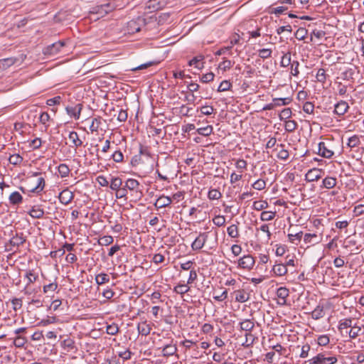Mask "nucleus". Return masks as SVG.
Segmentation results:
<instances>
[{"label":"nucleus","instance_id":"nucleus-1","mask_svg":"<svg viewBox=\"0 0 364 364\" xmlns=\"http://www.w3.org/2000/svg\"><path fill=\"white\" fill-rule=\"evenodd\" d=\"M149 19L141 16H138L136 19L129 21L127 23V31L129 33H135L141 31V28L149 23Z\"/></svg>","mask_w":364,"mask_h":364},{"label":"nucleus","instance_id":"nucleus-2","mask_svg":"<svg viewBox=\"0 0 364 364\" xmlns=\"http://www.w3.org/2000/svg\"><path fill=\"white\" fill-rule=\"evenodd\" d=\"M337 360L336 356L326 357L324 353H320L308 362L309 364H335Z\"/></svg>","mask_w":364,"mask_h":364},{"label":"nucleus","instance_id":"nucleus-3","mask_svg":"<svg viewBox=\"0 0 364 364\" xmlns=\"http://www.w3.org/2000/svg\"><path fill=\"white\" fill-rule=\"evenodd\" d=\"M65 43L60 41L53 43L43 49V53L46 55H55L63 47L65 46Z\"/></svg>","mask_w":364,"mask_h":364},{"label":"nucleus","instance_id":"nucleus-4","mask_svg":"<svg viewBox=\"0 0 364 364\" xmlns=\"http://www.w3.org/2000/svg\"><path fill=\"white\" fill-rule=\"evenodd\" d=\"M255 259L250 255H244L238 260V266L240 268L250 270L255 264Z\"/></svg>","mask_w":364,"mask_h":364},{"label":"nucleus","instance_id":"nucleus-5","mask_svg":"<svg viewBox=\"0 0 364 364\" xmlns=\"http://www.w3.org/2000/svg\"><path fill=\"white\" fill-rule=\"evenodd\" d=\"M165 1L161 0H149L146 3V8L149 9V12H154L161 9L165 6Z\"/></svg>","mask_w":364,"mask_h":364},{"label":"nucleus","instance_id":"nucleus-6","mask_svg":"<svg viewBox=\"0 0 364 364\" xmlns=\"http://www.w3.org/2000/svg\"><path fill=\"white\" fill-rule=\"evenodd\" d=\"M348 109V104L344 100H341L334 105L333 113L338 116H343Z\"/></svg>","mask_w":364,"mask_h":364},{"label":"nucleus","instance_id":"nucleus-7","mask_svg":"<svg viewBox=\"0 0 364 364\" xmlns=\"http://www.w3.org/2000/svg\"><path fill=\"white\" fill-rule=\"evenodd\" d=\"M111 10L112 6L110 4H106L92 8V10L90 11V13L93 14H98L100 16L102 17L105 14H108Z\"/></svg>","mask_w":364,"mask_h":364},{"label":"nucleus","instance_id":"nucleus-8","mask_svg":"<svg viewBox=\"0 0 364 364\" xmlns=\"http://www.w3.org/2000/svg\"><path fill=\"white\" fill-rule=\"evenodd\" d=\"M82 109V105L80 103L77 104L75 106H68L65 109L70 117H74L75 119H78L80 116V112Z\"/></svg>","mask_w":364,"mask_h":364},{"label":"nucleus","instance_id":"nucleus-9","mask_svg":"<svg viewBox=\"0 0 364 364\" xmlns=\"http://www.w3.org/2000/svg\"><path fill=\"white\" fill-rule=\"evenodd\" d=\"M74 198L73 192L69 191L68 188L62 191L58 196L59 200L61 203L68 205L70 203Z\"/></svg>","mask_w":364,"mask_h":364},{"label":"nucleus","instance_id":"nucleus-10","mask_svg":"<svg viewBox=\"0 0 364 364\" xmlns=\"http://www.w3.org/2000/svg\"><path fill=\"white\" fill-rule=\"evenodd\" d=\"M35 182H36V186H31V189L28 190V191H30L31 193H39L40 192H41L43 190V188L46 186L45 179L43 177H36L35 178Z\"/></svg>","mask_w":364,"mask_h":364},{"label":"nucleus","instance_id":"nucleus-11","mask_svg":"<svg viewBox=\"0 0 364 364\" xmlns=\"http://www.w3.org/2000/svg\"><path fill=\"white\" fill-rule=\"evenodd\" d=\"M172 200L171 198L168 196H161L159 198L156 199L154 205L157 208H161L168 207L171 205Z\"/></svg>","mask_w":364,"mask_h":364},{"label":"nucleus","instance_id":"nucleus-12","mask_svg":"<svg viewBox=\"0 0 364 364\" xmlns=\"http://www.w3.org/2000/svg\"><path fill=\"white\" fill-rule=\"evenodd\" d=\"M318 154L323 158L330 159L333 155V151L328 149L324 142L321 141L318 144Z\"/></svg>","mask_w":364,"mask_h":364},{"label":"nucleus","instance_id":"nucleus-13","mask_svg":"<svg viewBox=\"0 0 364 364\" xmlns=\"http://www.w3.org/2000/svg\"><path fill=\"white\" fill-rule=\"evenodd\" d=\"M26 241V237L23 236V232L16 233L9 240L10 245L14 247H19Z\"/></svg>","mask_w":364,"mask_h":364},{"label":"nucleus","instance_id":"nucleus-14","mask_svg":"<svg viewBox=\"0 0 364 364\" xmlns=\"http://www.w3.org/2000/svg\"><path fill=\"white\" fill-rule=\"evenodd\" d=\"M232 294L235 295V301L240 303H244L250 299V294L244 289L234 291Z\"/></svg>","mask_w":364,"mask_h":364},{"label":"nucleus","instance_id":"nucleus-15","mask_svg":"<svg viewBox=\"0 0 364 364\" xmlns=\"http://www.w3.org/2000/svg\"><path fill=\"white\" fill-rule=\"evenodd\" d=\"M320 172V169L312 168L306 173L305 179L309 182L318 181L321 178Z\"/></svg>","mask_w":364,"mask_h":364},{"label":"nucleus","instance_id":"nucleus-16","mask_svg":"<svg viewBox=\"0 0 364 364\" xmlns=\"http://www.w3.org/2000/svg\"><path fill=\"white\" fill-rule=\"evenodd\" d=\"M170 17V13H162L158 17L150 16L149 22L158 21V24H163L168 20Z\"/></svg>","mask_w":364,"mask_h":364},{"label":"nucleus","instance_id":"nucleus-17","mask_svg":"<svg viewBox=\"0 0 364 364\" xmlns=\"http://www.w3.org/2000/svg\"><path fill=\"white\" fill-rule=\"evenodd\" d=\"M272 271L277 276H284L287 273V268L285 264L278 263L273 266Z\"/></svg>","mask_w":364,"mask_h":364},{"label":"nucleus","instance_id":"nucleus-18","mask_svg":"<svg viewBox=\"0 0 364 364\" xmlns=\"http://www.w3.org/2000/svg\"><path fill=\"white\" fill-rule=\"evenodd\" d=\"M177 351L176 345L167 344L162 349V355L165 357H168L174 355Z\"/></svg>","mask_w":364,"mask_h":364},{"label":"nucleus","instance_id":"nucleus-19","mask_svg":"<svg viewBox=\"0 0 364 364\" xmlns=\"http://www.w3.org/2000/svg\"><path fill=\"white\" fill-rule=\"evenodd\" d=\"M137 329L139 334L147 336L150 333L151 328L149 324L146 323V321H144L138 324Z\"/></svg>","mask_w":364,"mask_h":364},{"label":"nucleus","instance_id":"nucleus-20","mask_svg":"<svg viewBox=\"0 0 364 364\" xmlns=\"http://www.w3.org/2000/svg\"><path fill=\"white\" fill-rule=\"evenodd\" d=\"M17 59L15 58H6L0 60V69L6 70L10 66L13 65Z\"/></svg>","mask_w":364,"mask_h":364},{"label":"nucleus","instance_id":"nucleus-21","mask_svg":"<svg viewBox=\"0 0 364 364\" xmlns=\"http://www.w3.org/2000/svg\"><path fill=\"white\" fill-rule=\"evenodd\" d=\"M240 327L242 331H251L255 327V323L250 319H245L240 323Z\"/></svg>","mask_w":364,"mask_h":364},{"label":"nucleus","instance_id":"nucleus-22","mask_svg":"<svg viewBox=\"0 0 364 364\" xmlns=\"http://www.w3.org/2000/svg\"><path fill=\"white\" fill-rule=\"evenodd\" d=\"M124 186L129 191H136L137 188H140V183L139 181L134 178L127 179Z\"/></svg>","mask_w":364,"mask_h":364},{"label":"nucleus","instance_id":"nucleus-23","mask_svg":"<svg viewBox=\"0 0 364 364\" xmlns=\"http://www.w3.org/2000/svg\"><path fill=\"white\" fill-rule=\"evenodd\" d=\"M304 240L306 243L318 244L320 242L319 237L316 234L306 233Z\"/></svg>","mask_w":364,"mask_h":364},{"label":"nucleus","instance_id":"nucleus-24","mask_svg":"<svg viewBox=\"0 0 364 364\" xmlns=\"http://www.w3.org/2000/svg\"><path fill=\"white\" fill-rule=\"evenodd\" d=\"M28 214L33 218L39 219L43 218L44 215V210L40 208H36V206H33L28 212Z\"/></svg>","mask_w":364,"mask_h":364},{"label":"nucleus","instance_id":"nucleus-25","mask_svg":"<svg viewBox=\"0 0 364 364\" xmlns=\"http://www.w3.org/2000/svg\"><path fill=\"white\" fill-rule=\"evenodd\" d=\"M277 296L279 299H282V304L286 303V299L289 296V289L286 287H279L277 291Z\"/></svg>","mask_w":364,"mask_h":364},{"label":"nucleus","instance_id":"nucleus-26","mask_svg":"<svg viewBox=\"0 0 364 364\" xmlns=\"http://www.w3.org/2000/svg\"><path fill=\"white\" fill-rule=\"evenodd\" d=\"M23 200L22 196L17 191L13 192L9 196L10 203L12 205H18Z\"/></svg>","mask_w":364,"mask_h":364},{"label":"nucleus","instance_id":"nucleus-27","mask_svg":"<svg viewBox=\"0 0 364 364\" xmlns=\"http://www.w3.org/2000/svg\"><path fill=\"white\" fill-rule=\"evenodd\" d=\"M324 316V312H323V306H317L316 308L311 312V317L315 319L318 320L319 318H321Z\"/></svg>","mask_w":364,"mask_h":364},{"label":"nucleus","instance_id":"nucleus-28","mask_svg":"<svg viewBox=\"0 0 364 364\" xmlns=\"http://www.w3.org/2000/svg\"><path fill=\"white\" fill-rule=\"evenodd\" d=\"M336 178L333 177H326L323 180V186L326 188L330 189L336 186Z\"/></svg>","mask_w":364,"mask_h":364},{"label":"nucleus","instance_id":"nucleus-29","mask_svg":"<svg viewBox=\"0 0 364 364\" xmlns=\"http://www.w3.org/2000/svg\"><path fill=\"white\" fill-rule=\"evenodd\" d=\"M114 116H116V113H117V120L120 122H124L127 119V112L125 109H119V110H116L113 109Z\"/></svg>","mask_w":364,"mask_h":364},{"label":"nucleus","instance_id":"nucleus-30","mask_svg":"<svg viewBox=\"0 0 364 364\" xmlns=\"http://www.w3.org/2000/svg\"><path fill=\"white\" fill-rule=\"evenodd\" d=\"M122 186V180L119 177H112L110 181V188L117 191Z\"/></svg>","mask_w":364,"mask_h":364},{"label":"nucleus","instance_id":"nucleus-31","mask_svg":"<svg viewBox=\"0 0 364 364\" xmlns=\"http://www.w3.org/2000/svg\"><path fill=\"white\" fill-rule=\"evenodd\" d=\"M203 58L204 57L203 55L196 56L188 62V65H195L196 68L201 69L203 65V63H200V62L203 60Z\"/></svg>","mask_w":364,"mask_h":364},{"label":"nucleus","instance_id":"nucleus-32","mask_svg":"<svg viewBox=\"0 0 364 364\" xmlns=\"http://www.w3.org/2000/svg\"><path fill=\"white\" fill-rule=\"evenodd\" d=\"M69 139L72 141L73 145L78 147L82 145V141L79 139L78 134L76 132H70L69 134Z\"/></svg>","mask_w":364,"mask_h":364},{"label":"nucleus","instance_id":"nucleus-33","mask_svg":"<svg viewBox=\"0 0 364 364\" xmlns=\"http://www.w3.org/2000/svg\"><path fill=\"white\" fill-rule=\"evenodd\" d=\"M95 282L98 285H102L109 282V276L105 273H100L95 277Z\"/></svg>","mask_w":364,"mask_h":364},{"label":"nucleus","instance_id":"nucleus-34","mask_svg":"<svg viewBox=\"0 0 364 364\" xmlns=\"http://www.w3.org/2000/svg\"><path fill=\"white\" fill-rule=\"evenodd\" d=\"M360 144V140L358 135H353V136L348 138L347 146L350 148H354L358 146Z\"/></svg>","mask_w":364,"mask_h":364},{"label":"nucleus","instance_id":"nucleus-35","mask_svg":"<svg viewBox=\"0 0 364 364\" xmlns=\"http://www.w3.org/2000/svg\"><path fill=\"white\" fill-rule=\"evenodd\" d=\"M205 243L204 240L197 237L191 244V248L193 250H199L204 246Z\"/></svg>","mask_w":364,"mask_h":364},{"label":"nucleus","instance_id":"nucleus-36","mask_svg":"<svg viewBox=\"0 0 364 364\" xmlns=\"http://www.w3.org/2000/svg\"><path fill=\"white\" fill-rule=\"evenodd\" d=\"M228 235L230 237L236 238L239 236L238 228L237 225H231L227 229Z\"/></svg>","mask_w":364,"mask_h":364},{"label":"nucleus","instance_id":"nucleus-37","mask_svg":"<svg viewBox=\"0 0 364 364\" xmlns=\"http://www.w3.org/2000/svg\"><path fill=\"white\" fill-rule=\"evenodd\" d=\"M58 172L62 178L67 177L70 173V168L68 165L65 164H60L58 166Z\"/></svg>","mask_w":364,"mask_h":364},{"label":"nucleus","instance_id":"nucleus-38","mask_svg":"<svg viewBox=\"0 0 364 364\" xmlns=\"http://www.w3.org/2000/svg\"><path fill=\"white\" fill-rule=\"evenodd\" d=\"M232 87V84L229 80H223L219 85L217 91L219 92L230 90Z\"/></svg>","mask_w":364,"mask_h":364},{"label":"nucleus","instance_id":"nucleus-39","mask_svg":"<svg viewBox=\"0 0 364 364\" xmlns=\"http://www.w3.org/2000/svg\"><path fill=\"white\" fill-rule=\"evenodd\" d=\"M213 128L212 126L208 125L205 127H201V128L198 129L197 132L200 135L208 136L211 134V133L213 132Z\"/></svg>","mask_w":364,"mask_h":364},{"label":"nucleus","instance_id":"nucleus-40","mask_svg":"<svg viewBox=\"0 0 364 364\" xmlns=\"http://www.w3.org/2000/svg\"><path fill=\"white\" fill-rule=\"evenodd\" d=\"M297 123L294 120H288L285 122V130L288 132H292L297 128Z\"/></svg>","mask_w":364,"mask_h":364},{"label":"nucleus","instance_id":"nucleus-41","mask_svg":"<svg viewBox=\"0 0 364 364\" xmlns=\"http://www.w3.org/2000/svg\"><path fill=\"white\" fill-rule=\"evenodd\" d=\"M41 175V173L39 172H34L30 176L27 177L26 182L27 186L29 188V190L31 189V186H35L36 182L35 178Z\"/></svg>","mask_w":364,"mask_h":364},{"label":"nucleus","instance_id":"nucleus-42","mask_svg":"<svg viewBox=\"0 0 364 364\" xmlns=\"http://www.w3.org/2000/svg\"><path fill=\"white\" fill-rule=\"evenodd\" d=\"M27 340L25 337L21 336H16L14 339V345L17 348H22L26 343Z\"/></svg>","mask_w":364,"mask_h":364},{"label":"nucleus","instance_id":"nucleus-43","mask_svg":"<svg viewBox=\"0 0 364 364\" xmlns=\"http://www.w3.org/2000/svg\"><path fill=\"white\" fill-rule=\"evenodd\" d=\"M106 332H107V333H108L111 336L116 335L119 332L118 325L114 323H113L110 325H107V328H106Z\"/></svg>","mask_w":364,"mask_h":364},{"label":"nucleus","instance_id":"nucleus-44","mask_svg":"<svg viewBox=\"0 0 364 364\" xmlns=\"http://www.w3.org/2000/svg\"><path fill=\"white\" fill-rule=\"evenodd\" d=\"M308 33V31L305 28H299L295 32V38L299 41L304 40Z\"/></svg>","mask_w":364,"mask_h":364},{"label":"nucleus","instance_id":"nucleus-45","mask_svg":"<svg viewBox=\"0 0 364 364\" xmlns=\"http://www.w3.org/2000/svg\"><path fill=\"white\" fill-rule=\"evenodd\" d=\"M58 321L56 316H48L46 319H43L38 323V326H46L48 324L55 323Z\"/></svg>","mask_w":364,"mask_h":364},{"label":"nucleus","instance_id":"nucleus-46","mask_svg":"<svg viewBox=\"0 0 364 364\" xmlns=\"http://www.w3.org/2000/svg\"><path fill=\"white\" fill-rule=\"evenodd\" d=\"M291 63V53L290 52H288L287 53H285L282 57V60L280 62V65L282 67H287L288 65H289Z\"/></svg>","mask_w":364,"mask_h":364},{"label":"nucleus","instance_id":"nucleus-47","mask_svg":"<svg viewBox=\"0 0 364 364\" xmlns=\"http://www.w3.org/2000/svg\"><path fill=\"white\" fill-rule=\"evenodd\" d=\"M268 207V203L265 200L255 201L253 203V208L257 210H262Z\"/></svg>","mask_w":364,"mask_h":364},{"label":"nucleus","instance_id":"nucleus-48","mask_svg":"<svg viewBox=\"0 0 364 364\" xmlns=\"http://www.w3.org/2000/svg\"><path fill=\"white\" fill-rule=\"evenodd\" d=\"M291 109L290 108H284L279 114L280 120H286L291 117Z\"/></svg>","mask_w":364,"mask_h":364},{"label":"nucleus","instance_id":"nucleus-49","mask_svg":"<svg viewBox=\"0 0 364 364\" xmlns=\"http://www.w3.org/2000/svg\"><path fill=\"white\" fill-rule=\"evenodd\" d=\"M355 71L353 68H348L342 73V78L344 80H353L354 77Z\"/></svg>","mask_w":364,"mask_h":364},{"label":"nucleus","instance_id":"nucleus-50","mask_svg":"<svg viewBox=\"0 0 364 364\" xmlns=\"http://www.w3.org/2000/svg\"><path fill=\"white\" fill-rule=\"evenodd\" d=\"M189 289L190 287L186 284H178L176 287H175L173 291L177 294H183L188 292Z\"/></svg>","mask_w":364,"mask_h":364},{"label":"nucleus","instance_id":"nucleus-51","mask_svg":"<svg viewBox=\"0 0 364 364\" xmlns=\"http://www.w3.org/2000/svg\"><path fill=\"white\" fill-rule=\"evenodd\" d=\"M9 162L11 164H14V165H18V164H20L22 161H23V157L21 156L19 154H13V155H11L9 159Z\"/></svg>","mask_w":364,"mask_h":364},{"label":"nucleus","instance_id":"nucleus-52","mask_svg":"<svg viewBox=\"0 0 364 364\" xmlns=\"http://www.w3.org/2000/svg\"><path fill=\"white\" fill-rule=\"evenodd\" d=\"M275 216V213H271L268 211H263L261 213L260 219L262 221H269L272 220Z\"/></svg>","mask_w":364,"mask_h":364},{"label":"nucleus","instance_id":"nucleus-53","mask_svg":"<svg viewBox=\"0 0 364 364\" xmlns=\"http://www.w3.org/2000/svg\"><path fill=\"white\" fill-rule=\"evenodd\" d=\"M259 56L262 59H266L271 57L272 50L269 48H262L258 50Z\"/></svg>","mask_w":364,"mask_h":364},{"label":"nucleus","instance_id":"nucleus-54","mask_svg":"<svg viewBox=\"0 0 364 364\" xmlns=\"http://www.w3.org/2000/svg\"><path fill=\"white\" fill-rule=\"evenodd\" d=\"M252 188L256 189V190H258V191H262L263 189L265 188L266 187V183L264 180L262 179H258L253 184H252Z\"/></svg>","mask_w":364,"mask_h":364},{"label":"nucleus","instance_id":"nucleus-55","mask_svg":"<svg viewBox=\"0 0 364 364\" xmlns=\"http://www.w3.org/2000/svg\"><path fill=\"white\" fill-rule=\"evenodd\" d=\"M128 189L125 188V186L123 187H120L119 189L116 191V198H126L128 193Z\"/></svg>","mask_w":364,"mask_h":364},{"label":"nucleus","instance_id":"nucleus-56","mask_svg":"<svg viewBox=\"0 0 364 364\" xmlns=\"http://www.w3.org/2000/svg\"><path fill=\"white\" fill-rule=\"evenodd\" d=\"M317 81L320 82H324L326 80V71L323 68L318 69L316 75Z\"/></svg>","mask_w":364,"mask_h":364},{"label":"nucleus","instance_id":"nucleus-57","mask_svg":"<svg viewBox=\"0 0 364 364\" xmlns=\"http://www.w3.org/2000/svg\"><path fill=\"white\" fill-rule=\"evenodd\" d=\"M213 222L216 226L221 227L225 225V218L224 216L218 215L215 216L213 219Z\"/></svg>","mask_w":364,"mask_h":364},{"label":"nucleus","instance_id":"nucleus-58","mask_svg":"<svg viewBox=\"0 0 364 364\" xmlns=\"http://www.w3.org/2000/svg\"><path fill=\"white\" fill-rule=\"evenodd\" d=\"M273 102L275 103H279V106L282 105H287L291 103L292 99L291 97H285V98H274Z\"/></svg>","mask_w":364,"mask_h":364},{"label":"nucleus","instance_id":"nucleus-59","mask_svg":"<svg viewBox=\"0 0 364 364\" xmlns=\"http://www.w3.org/2000/svg\"><path fill=\"white\" fill-rule=\"evenodd\" d=\"M351 326H352V319L351 318H346V319L340 321V323L338 326V329L343 330L344 328L351 327Z\"/></svg>","mask_w":364,"mask_h":364},{"label":"nucleus","instance_id":"nucleus-60","mask_svg":"<svg viewBox=\"0 0 364 364\" xmlns=\"http://www.w3.org/2000/svg\"><path fill=\"white\" fill-rule=\"evenodd\" d=\"M221 196L222 195H221L220 192L216 189L210 190V191H209V192L208 193V197L210 200L218 199L221 197Z\"/></svg>","mask_w":364,"mask_h":364},{"label":"nucleus","instance_id":"nucleus-61","mask_svg":"<svg viewBox=\"0 0 364 364\" xmlns=\"http://www.w3.org/2000/svg\"><path fill=\"white\" fill-rule=\"evenodd\" d=\"M131 196L134 199L135 201L139 200L143 197V193L140 188H137L136 191H130Z\"/></svg>","mask_w":364,"mask_h":364},{"label":"nucleus","instance_id":"nucleus-62","mask_svg":"<svg viewBox=\"0 0 364 364\" xmlns=\"http://www.w3.org/2000/svg\"><path fill=\"white\" fill-rule=\"evenodd\" d=\"M112 242H113V237L109 235L104 236L99 240V244L100 245H109Z\"/></svg>","mask_w":364,"mask_h":364},{"label":"nucleus","instance_id":"nucleus-63","mask_svg":"<svg viewBox=\"0 0 364 364\" xmlns=\"http://www.w3.org/2000/svg\"><path fill=\"white\" fill-rule=\"evenodd\" d=\"M314 109V105L312 102H306L304 104L303 110L304 112H306L307 114H311V113H313Z\"/></svg>","mask_w":364,"mask_h":364},{"label":"nucleus","instance_id":"nucleus-64","mask_svg":"<svg viewBox=\"0 0 364 364\" xmlns=\"http://www.w3.org/2000/svg\"><path fill=\"white\" fill-rule=\"evenodd\" d=\"M329 341V337L326 335H322L318 338V344L321 346H325L328 345Z\"/></svg>","mask_w":364,"mask_h":364}]
</instances>
